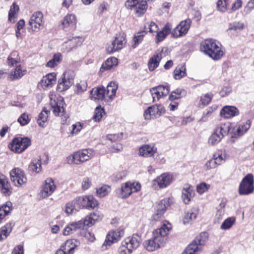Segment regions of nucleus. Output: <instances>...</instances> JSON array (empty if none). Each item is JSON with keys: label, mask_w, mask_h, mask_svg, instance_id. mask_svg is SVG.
Returning <instances> with one entry per match:
<instances>
[{"label": "nucleus", "mask_w": 254, "mask_h": 254, "mask_svg": "<svg viewBox=\"0 0 254 254\" xmlns=\"http://www.w3.org/2000/svg\"><path fill=\"white\" fill-rule=\"evenodd\" d=\"M171 229L172 225L168 222H164L160 228L153 232L151 239L144 242L143 247L149 252H153L163 247L165 243L166 237Z\"/></svg>", "instance_id": "f257e3e1"}, {"label": "nucleus", "mask_w": 254, "mask_h": 254, "mask_svg": "<svg viewBox=\"0 0 254 254\" xmlns=\"http://www.w3.org/2000/svg\"><path fill=\"white\" fill-rule=\"evenodd\" d=\"M201 50L214 60H220L225 51L221 44L217 41L209 39L205 40L201 44Z\"/></svg>", "instance_id": "f03ea898"}, {"label": "nucleus", "mask_w": 254, "mask_h": 254, "mask_svg": "<svg viewBox=\"0 0 254 254\" xmlns=\"http://www.w3.org/2000/svg\"><path fill=\"white\" fill-rule=\"evenodd\" d=\"M95 152L92 149H85L74 152L66 158L68 164H81L93 157Z\"/></svg>", "instance_id": "7ed1b4c3"}, {"label": "nucleus", "mask_w": 254, "mask_h": 254, "mask_svg": "<svg viewBox=\"0 0 254 254\" xmlns=\"http://www.w3.org/2000/svg\"><path fill=\"white\" fill-rule=\"evenodd\" d=\"M230 129L229 123H221L218 125L208 139V144L211 145L217 144L226 135Z\"/></svg>", "instance_id": "20e7f679"}, {"label": "nucleus", "mask_w": 254, "mask_h": 254, "mask_svg": "<svg viewBox=\"0 0 254 254\" xmlns=\"http://www.w3.org/2000/svg\"><path fill=\"white\" fill-rule=\"evenodd\" d=\"M254 190V177L249 173L242 179L239 187V193L240 195H249Z\"/></svg>", "instance_id": "39448f33"}, {"label": "nucleus", "mask_w": 254, "mask_h": 254, "mask_svg": "<svg viewBox=\"0 0 254 254\" xmlns=\"http://www.w3.org/2000/svg\"><path fill=\"white\" fill-rule=\"evenodd\" d=\"M208 239V234L207 232H202L186 248L185 254H192L194 252H198Z\"/></svg>", "instance_id": "423d86ee"}, {"label": "nucleus", "mask_w": 254, "mask_h": 254, "mask_svg": "<svg viewBox=\"0 0 254 254\" xmlns=\"http://www.w3.org/2000/svg\"><path fill=\"white\" fill-rule=\"evenodd\" d=\"M31 143L30 139L27 137H15L9 144V148L11 151L20 153L26 149L31 145Z\"/></svg>", "instance_id": "0eeeda50"}, {"label": "nucleus", "mask_w": 254, "mask_h": 254, "mask_svg": "<svg viewBox=\"0 0 254 254\" xmlns=\"http://www.w3.org/2000/svg\"><path fill=\"white\" fill-rule=\"evenodd\" d=\"M141 185L139 183L127 182L122 185L121 188L118 190L119 196L122 198H127L132 193L140 190Z\"/></svg>", "instance_id": "6e6552de"}, {"label": "nucleus", "mask_w": 254, "mask_h": 254, "mask_svg": "<svg viewBox=\"0 0 254 254\" xmlns=\"http://www.w3.org/2000/svg\"><path fill=\"white\" fill-rule=\"evenodd\" d=\"M126 43V37L124 34H117L114 40L108 45L106 50L109 54L113 53L121 50Z\"/></svg>", "instance_id": "1a4fd4ad"}, {"label": "nucleus", "mask_w": 254, "mask_h": 254, "mask_svg": "<svg viewBox=\"0 0 254 254\" xmlns=\"http://www.w3.org/2000/svg\"><path fill=\"white\" fill-rule=\"evenodd\" d=\"M10 176L11 181L16 187H21L27 182L24 172L18 168L13 169L10 172Z\"/></svg>", "instance_id": "9d476101"}, {"label": "nucleus", "mask_w": 254, "mask_h": 254, "mask_svg": "<svg viewBox=\"0 0 254 254\" xmlns=\"http://www.w3.org/2000/svg\"><path fill=\"white\" fill-rule=\"evenodd\" d=\"M165 112V108L161 105L150 106L145 111L144 117L145 120L157 118Z\"/></svg>", "instance_id": "9b49d317"}, {"label": "nucleus", "mask_w": 254, "mask_h": 254, "mask_svg": "<svg viewBox=\"0 0 254 254\" xmlns=\"http://www.w3.org/2000/svg\"><path fill=\"white\" fill-rule=\"evenodd\" d=\"M74 76L70 71L64 72L59 79L58 88L61 91L68 89L73 83Z\"/></svg>", "instance_id": "f8f14e48"}, {"label": "nucleus", "mask_w": 254, "mask_h": 254, "mask_svg": "<svg viewBox=\"0 0 254 254\" xmlns=\"http://www.w3.org/2000/svg\"><path fill=\"white\" fill-rule=\"evenodd\" d=\"M124 235V229L120 227L116 230L110 231L106 236L103 246H110L118 242Z\"/></svg>", "instance_id": "ddd939ff"}, {"label": "nucleus", "mask_w": 254, "mask_h": 254, "mask_svg": "<svg viewBox=\"0 0 254 254\" xmlns=\"http://www.w3.org/2000/svg\"><path fill=\"white\" fill-rule=\"evenodd\" d=\"M83 39L81 37L75 36L69 37L68 40L65 41L62 46V51L63 52H69L73 49L80 46L83 42Z\"/></svg>", "instance_id": "4468645a"}, {"label": "nucleus", "mask_w": 254, "mask_h": 254, "mask_svg": "<svg viewBox=\"0 0 254 254\" xmlns=\"http://www.w3.org/2000/svg\"><path fill=\"white\" fill-rule=\"evenodd\" d=\"M43 15L41 12H35L31 16L29 24L35 32L40 31L44 27Z\"/></svg>", "instance_id": "2eb2a0df"}, {"label": "nucleus", "mask_w": 254, "mask_h": 254, "mask_svg": "<svg viewBox=\"0 0 254 254\" xmlns=\"http://www.w3.org/2000/svg\"><path fill=\"white\" fill-rule=\"evenodd\" d=\"M191 20L189 19L181 21L171 32L172 36L178 38L185 35L190 28Z\"/></svg>", "instance_id": "dca6fc26"}, {"label": "nucleus", "mask_w": 254, "mask_h": 254, "mask_svg": "<svg viewBox=\"0 0 254 254\" xmlns=\"http://www.w3.org/2000/svg\"><path fill=\"white\" fill-rule=\"evenodd\" d=\"M153 102L158 101L161 98L167 96L170 92L169 85H159L150 89Z\"/></svg>", "instance_id": "f3484780"}, {"label": "nucleus", "mask_w": 254, "mask_h": 254, "mask_svg": "<svg viewBox=\"0 0 254 254\" xmlns=\"http://www.w3.org/2000/svg\"><path fill=\"white\" fill-rule=\"evenodd\" d=\"M56 186L54 180L52 178H47L43 185L42 189L40 192V196L42 198H45L51 195L55 191Z\"/></svg>", "instance_id": "a211bd4d"}, {"label": "nucleus", "mask_w": 254, "mask_h": 254, "mask_svg": "<svg viewBox=\"0 0 254 254\" xmlns=\"http://www.w3.org/2000/svg\"><path fill=\"white\" fill-rule=\"evenodd\" d=\"M77 20L75 15L68 14L64 17L61 22L62 27L65 31L74 30L76 28Z\"/></svg>", "instance_id": "6ab92c4d"}, {"label": "nucleus", "mask_w": 254, "mask_h": 254, "mask_svg": "<svg viewBox=\"0 0 254 254\" xmlns=\"http://www.w3.org/2000/svg\"><path fill=\"white\" fill-rule=\"evenodd\" d=\"M141 242V238L137 234H133L131 236L128 237L125 239L122 242L128 249L133 250L136 249Z\"/></svg>", "instance_id": "aec40b11"}, {"label": "nucleus", "mask_w": 254, "mask_h": 254, "mask_svg": "<svg viewBox=\"0 0 254 254\" xmlns=\"http://www.w3.org/2000/svg\"><path fill=\"white\" fill-rule=\"evenodd\" d=\"M26 72V69H22L21 65L18 64L10 70L8 75V79L11 81L18 80L22 78Z\"/></svg>", "instance_id": "412c9836"}, {"label": "nucleus", "mask_w": 254, "mask_h": 254, "mask_svg": "<svg viewBox=\"0 0 254 254\" xmlns=\"http://www.w3.org/2000/svg\"><path fill=\"white\" fill-rule=\"evenodd\" d=\"M239 114V110L235 106H226L224 107L220 112L221 117L226 119H230L237 116Z\"/></svg>", "instance_id": "4be33fe9"}, {"label": "nucleus", "mask_w": 254, "mask_h": 254, "mask_svg": "<svg viewBox=\"0 0 254 254\" xmlns=\"http://www.w3.org/2000/svg\"><path fill=\"white\" fill-rule=\"evenodd\" d=\"M157 151V148L153 145L145 144L139 149V155L144 157L153 156Z\"/></svg>", "instance_id": "5701e85b"}, {"label": "nucleus", "mask_w": 254, "mask_h": 254, "mask_svg": "<svg viewBox=\"0 0 254 254\" xmlns=\"http://www.w3.org/2000/svg\"><path fill=\"white\" fill-rule=\"evenodd\" d=\"M251 124V122L250 120H248L245 123H243L236 126L234 128L232 138L234 137L237 138L242 136L250 128Z\"/></svg>", "instance_id": "b1692460"}, {"label": "nucleus", "mask_w": 254, "mask_h": 254, "mask_svg": "<svg viewBox=\"0 0 254 254\" xmlns=\"http://www.w3.org/2000/svg\"><path fill=\"white\" fill-rule=\"evenodd\" d=\"M163 50H158L155 52L153 56L149 60L148 66L150 71L154 70L158 67L162 58Z\"/></svg>", "instance_id": "393cba45"}, {"label": "nucleus", "mask_w": 254, "mask_h": 254, "mask_svg": "<svg viewBox=\"0 0 254 254\" xmlns=\"http://www.w3.org/2000/svg\"><path fill=\"white\" fill-rule=\"evenodd\" d=\"M0 190L5 195H9L11 193V187L7 178L0 173Z\"/></svg>", "instance_id": "a878e982"}, {"label": "nucleus", "mask_w": 254, "mask_h": 254, "mask_svg": "<svg viewBox=\"0 0 254 254\" xmlns=\"http://www.w3.org/2000/svg\"><path fill=\"white\" fill-rule=\"evenodd\" d=\"M194 192L193 188L189 185H186L182 190V198L185 204H188L193 197Z\"/></svg>", "instance_id": "bb28decb"}, {"label": "nucleus", "mask_w": 254, "mask_h": 254, "mask_svg": "<svg viewBox=\"0 0 254 254\" xmlns=\"http://www.w3.org/2000/svg\"><path fill=\"white\" fill-rule=\"evenodd\" d=\"M155 181L160 188H165L172 182V176L169 173H163L159 176Z\"/></svg>", "instance_id": "cd10ccee"}, {"label": "nucleus", "mask_w": 254, "mask_h": 254, "mask_svg": "<svg viewBox=\"0 0 254 254\" xmlns=\"http://www.w3.org/2000/svg\"><path fill=\"white\" fill-rule=\"evenodd\" d=\"M56 75L55 73H51L44 76L41 80V84L43 87H51L55 84Z\"/></svg>", "instance_id": "c85d7f7f"}, {"label": "nucleus", "mask_w": 254, "mask_h": 254, "mask_svg": "<svg viewBox=\"0 0 254 254\" xmlns=\"http://www.w3.org/2000/svg\"><path fill=\"white\" fill-rule=\"evenodd\" d=\"M172 28V25L169 23H167L162 28V30L157 33L155 38V42L159 43L164 40L166 37L171 32Z\"/></svg>", "instance_id": "c756f323"}, {"label": "nucleus", "mask_w": 254, "mask_h": 254, "mask_svg": "<svg viewBox=\"0 0 254 254\" xmlns=\"http://www.w3.org/2000/svg\"><path fill=\"white\" fill-rule=\"evenodd\" d=\"M13 223L12 222L6 223L0 229V241L5 240L11 232Z\"/></svg>", "instance_id": "7c9ffc66"}, {"label": "nucleus", "mask_w": 254, "mask_h": 254, "mask_svg": "<svg viewBox=\"0 0 254 254\" xmlns=\"http://www.w3.org/2000/svg\"><path fill=\"white\" fill-rule=\"evenodd\" d=\"M91 98L94 100H103L106 98L105 88L97 87L93 88L90 91Z\"/></svg>", "instance_id": "2f4dec72"}, {"label": "nucleus", "mask_w": 254, "mask_h": 254, "mask_svg": "<svg viewBox=\"0 0 254 254\" xmlns=\"http://www.w3.org/2000/svg\"><path fill=\"white\" fill-rule=\"evenodd\" d=\"M21 63V58L16 51H13L10 53L7 59V64L10 67H13Z\"/></svg>", "instance_id": "473e14b6"}, {"label": "nucleus", "mask_w": 254, "mask_h": 254, "mask_svg": "<svg viewBox=\"0 0 254 254\" xmlns=\"http://www.w3.org/2000/svg\"><path fill=\"white\" fill-rule=\"evenodd\" d=\"M118 85L115 82H111L105 89L106 98L112 100L116 95Z\"/></svg>", "instance_id": "72a5a7b5"}, {"label": "nucleus", "mask_w": 254, "mask_h": 254, "mask_svg": "<svg viewBox=\"0 0 254 254\" xmlns=\"http://www.w3.org/2000/svg\"><path fill=\"white\" fill-rule=\"evenodd\" d=\"M74 240H67L64 244L61 246V249L66 252L67 254H73L77 245L75 244Z\"/></svg>", "instance_id": "f704fd0d"}, {"label": "nucleus", "mask_w": 254, "mask_h": 254, "mask_svg": "<svg viewBox=\"0 0 254 254\" xmlns=\"http://www.w3.org/2000/svg\"><path fill=\"white\" fill-rule=\"evenodd\" d=\"M53 112L56 116H62L64 112L63 102L62 101L56 102L55 101L51 102Z\"/></svg>", "instance_id": "c9c22d12"}, {"label": "nucleus", "mask_w": 254, "mask_h": 254, "mask_svg": "<svg viewBox=\"0 0 254 254\" xmlns=\"http://www.w3.org/2000/svg\"><path fill=\"white\" fill-rule=\"evenodd\" d=\"M118 64V60L115 57H111L108 58L105 63L102 64L100 71H103L104 70L110 69L113 66L117 65Z\"/></svg>", "instance_id": "e433bc0d"}, {"label": "nucleus", "mask_w": 254, "mask_h": 254, "mask_svg": "<svg viewBox=\"0 0 254 254\" xmlns=\"http://www.w3.org/2000/svg\"><path fill=\"white\" fill-rule=\"evenodd\" d=\"M186 75V68L185 65H178L174 71V77L175 79H180Z\"/></svg>", "instance_id": "4c0bfd02"}, {"label": "nucleus", "mask_w": 254, "mask_h": 254, "mask_svg": "<svg viewBox=\"0 0 254 254\" xmlns=\"http://www.w3.org/2000/svg\"><path fill=\"white\" fill-rule=\"evenodd\" d=\"M81 223L77 222H72L68 224L64 230L63 234L67 236L72 234L74 231L80 229Z\"/></svg>", "instance_id": "58836bf2"}, {"label": "nucleus", "mask_w": 254, "mask_h": 254, "mask_svg": "<svg viewBox=\"0 0 254 254\" xmlns=\"http://www.w3.org/2000/svg\"><path fill=\"white\" fill-rule=\"evenodd\" d=\"M187 95V92L183 89L178 88L172 91L169 96V100L173 101L184 97Z\"/></svg>", "instance_id": "ea45409f"}, {"label": "nucleus", "mask_w": 254, "mask_h": 254, "mask_svg": "<svg viewBox=\"0 0 254 254\" xmlns=\"http://www.w3.org/2000/svg\"><path fill=\"white\" fill-rule=\"evenodd\" d=\"M198 213V209L197 208H193L185 215L184 223H189L191 221L194 220L196 219V216Z\"/></svg>", "instance_id": "a19ab883"}, {"label": "nucleus", "mask_w": 254, "mask_h": 254, "mask_svg": "<svg viewBox=\"0 0 254 254\" xmlns=\"http://www.w3.org/2000/svg\"><path fill=\"white\" fill-rule=\"evenodd\" d=\"M30 171L36 173H39L42 170L41 162L40 159H33L29 165Z\"/></svg>", "instance_id": "79ce46f5"}, {"label": "nucleus", "mask_w": 254, "mask_h": 254, "mask_svg": "<svg viewBox=\"0 0 254 254\" xmlns=\"http://www.w3.org/2000/svg\"><path fill=\"white\" fill-rule=\"evenodd\" d=\"M146 33L147 32L145 31H141L134 34L133 36L134 44L132 46L133 49L135 48L142 41Z\"/></svg>", "instance_id": "37998d69"}, {"label": "nucleus", "mask_w": 254, "mask_h": 254, "mask_svg": "<svg viewBox=\"0 0 254 254\" xmlns=\"http://www.w3.org/2000/svg\"><path fill=\"white\" fill-rule=\"evenodd\" d=\"M147 4L146 1L139 2L134 9L135 14L137 16H140L144 14L146 11Z\"/></svg>", "instance_id": "c03bdc74"}, {"label": "nucleus", "mask_w": 254, "mask_h": 254, "mask_svg": "<svg viewBox=\"0 0 254 254\" xmlns=\"http://www.w3.org/2000/svg\"><path fill=\"white\" fill-rule=\"evenodd\" d=\"M236 222L234 217H230L226 219L220 226V229L223 230L230 229Z\"/></svg>", "instance_id": "a18cd8bd"}, {"label": "nucleus", "mask_w": 254, "mask_h": 254, "mask_svg": "<svg viewBox=\"0 0 254 254\" xmlns=\"http://www.w3.org/2000/svg\"><path fill=\"white\" fill-rule=\"evenodd\" d=\"M76 203L74 202V200L71 202H69L66 204L65 212L69 214H73L76 213L78 211Z\"/></svg>", "instance_id": "49530a36"}, {"label": "nucleus", "mask_w": 254, "mask_h": 254, "mask_svg": "<svg viewBox=\"0 0 254 254\" xmlns=\"http://www.w3.org/2000/svg\"><path fill=\"white\" fill-rule=\"evenodd\" d=\"M19 11V6L15 3H13L10 7L8 13V20L14 22V19L16 17V15Z\"/></svg>", "instance_id": "de8ad7c7"}, {"label": "nucleus", "mask_w": 254, "mask_h": 254, "mask_svg": "<svg viewBox=\"0 0 254 254\" xmlns=\"http://www.w3.org/2000/svg\"><path fill=\"white\" fill-rule=\"evenodd\" d=\"M89 199V198H87V195H85L77 197L74 200L78 208L80 209L86 207L87 205V202L90 200Z\"/></svg>", "instance_id": "09e8293b"}, {"label": "nucleus", "mask_w": 254, "mask_h": 254, "mask_svg": "<svg viewBox=\"0 0 254 254\" xmlns=\"http://www.w3.org/2000/svg\"><path fill=\"white\" fill-rule=\"evenodd\" d=\"M62 55L60 53L54 55L53 58L50 60L47 64V66L54 67L57 65L62 61Z\"/></svg>", "instance_id": "8fccbe9b"}, {"label": "nucleus", "mask_w": 254, "mask_h": 254, "mask_svg": "<svg viewBox=\"0 0 254 254\" xmlns=\"http://www.w3.org/2000/svg\"><path fill=\"white\" fill-rule=\"evenodd\" d=\"M48 111H46L44 109L39 114L37 123L40 127H43L45 126V123L47 122L48 119Z\"/></svg>", "instance_id": "3c124183"}, {"label": "nucleus", "mask_w": 254, "mask_h": 254, "mask_svg": "<svg viewBox=\"0 0 254 254\" xmlns=\"http://www.w3.org/2000/svg\"><path fill=\"white\" fill-rule=\"evenodd\" d=\"M87 87V83L86 81H80L76 84L74 89L75 92L77 94H81L86 90Z\"/></svg>", "instance_id": "603ef678"}, {"label": "nucleus", "mask_w": 254, "mask_h": 254, "mask_svg": "<svg viewBox=\"0 0 254 254\" xmlns=\"http://www.w3.org/2000/svg\"><path fill=\"white\" fill-rule=\"evenodd\" d=\"M170 198H167L161 200L157 206V210L164 213L170 205Z\"/></svg>", "instance_id": "864d4df0"}, {"label": "nucleus", "mask_w": 254, "mask_h": 254, "mask_svg": "<svg viewBox=\"0 0 254 254\" xmlns=\"http://www.w3.org/2000/svg\"><path fill=\"white\" fill-rule=\"evenodd\" d=\"M212 95L210 93H207L201 96L199 106L203 107L207 105L211 101Z\"/></svg>", "instance_id": "5fc2aeb1"}, {"label": "nucleus", "mask_w": 254, "mask_h": 254, "mask_svg": "<svg viewBox=\"0 0 254 254\" xmlns=\"http://www.w3.org/2000/svg\"><path fill=\"white\" fill-rule=\"evenodd\" d=\"M78 222L81 223L80 229H83L84 226L91 227L94 224V221L91 220L90 215L85 217L84 219L78 221Z\"/></svg>", "instance_id": "6e6d98bb"}, {"label": "nucleus", "mask_w": 254, "mask_h": 254, "mask_svg": "<svg viewBox=\"0 0 254 254\" xmlns=\"http://www.w3.org/2000/svg\"><path fill=\"white\" fill-rule=\"evenodd\" d=\"M105 114L103 109L97 107L96 108L94 115L93 116V119L96 122H99Z\"/></svg>", "instance_id": "4d7b16f0"}, {"label": "nucleus", "mask_w": 254, "mask_h": 254, "mask_svg": "<svg viewBox=\"0 0 254 254\" xmlns=\"http://www.w3.org/2000/svg\"><path fill=\"white\" fill-rule=\"evenodd\" d=\"M110 191V188L108 186H104L97 190V195L99 197H103L107 195Z\"/></svg>", "instance_id": "13d9d810"}, {"label": "nucleus", "mask_w": 254, "mask_h": 254, "mask_svg": "<svg viewBox=\"0 0 254 254\" xmlns=\"http://www.w3.org/2000/svg\"><path fill=\"white\" fill-rule=\"evenodd\" d=\"M229 0H218L217 3L218 10L221 12H225L227 9Z\"/></svg>", "instance_id": "bf43d9fd"}, {"label": "nucleus", "mask_w": 254, "mask_h": 254, "mask_svg": "<svg viewBox=\"0 0 254 254\" xmlns=\"http://www.w3.org/2000/svg\"><path fill=\"white\" fill-rule=\"evenodd\" d=\"M87 198H89V201L87 202V205L86 208L94 209L98 205L97 200L92 195H87Z\"/></svg>", "instance_id": "052dcab7"}, {"label": "nucleus", "mask_w": 254, "mask_h": 254, "mask_svg": "<svg viewBox=\"0 0 254 254\" xmlns=\"http://www.w3.org/2000/svg\"><path fill=\"white\" fill-rule=\"evenodd\" d=\"M210 187V185L205 183H201L197 185L196 190L199 194H202L206 191Z\"/></svg>", "instance_id": "680f3d73"}, {"label": "nucleus", "mask_w": 254, "mask_h": 254, "mask_svg": "<svg viewBox=\"0 0 254 254\" xmlns=\"http://www.w3.org/2000/svg\"><path fill=\"white\" fill-rule=\"evenodd\" d=\"M214 110L212 107H209L203 112V115L199 120V122H205L208 121V118L213 112Z\"/></svg>", "instance_id": "e2e57ef3"}, {"label": "nucleus", "mask_w": 254, "mask_h": 254, "mask_svg": "<svg viewBox=\"0 0 254 254\" xmlns=\"http://www.w3.org/2000/svg\"><path fill=\"white\" fill-rule=\"evenodd\" d=\"M127 173L125 171H122L114 174L112 177V180L113 181L117 182L119 180H122L126 176Z\"/></svg>", "instance_id": "0e129e2a"}, {"label": "nucleus", "mask_w": 254, "mask_h": 254, "mask_svg": "<svg viewBox=\"0 0 254 254\" xmlns=\"http://www.w3.org/2000/svg\"><path fill=\"white\" fill-rule=\"evenodd\" d=\"M139 2V0H127L125 6L127 9L134 10Z\"/></svg>", "instance_id": "69168bd1"}, {"label": "nucleus", "mask_w": 254, "mask_h": 254, "mask_svg": "<svg viewBox=\"0 0 254 254\" xmlns=\"http://www.w3.org/2000/svg\"><path fill=\"white\" fill-rule=\"evenodd\" d=\"M219 165L218 162H217L214 158L207 161L205 164V167L207 170H210L216 168Z\"/></svg>", "instance_id": "338daca9"}, {"label": "nucleus", "mask_w": 254, "mask_h": 254, "mask_svg": "<svg viewBox=\"0 0 254 254\" xmlns=\"http://www.w3.org/2000/svg\"><path fill=\"white\" fill-rule=\"evenodd\" d=\"M17 121L21 126H25L29 123L30 119L28 115L25 113H23L18 119Z\"/></svg>", "instance_id": "774afa93"}]
</instances>
